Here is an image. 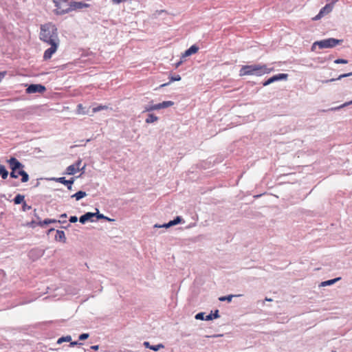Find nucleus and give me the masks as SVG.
<instances>
[{"label": "nucleus", "instance_id": "f257e3e1", "mask_svg": "<svg viewBox=\"0 0 352 352\" xmlns=\"http://www.w3.org/2000/svg\"><path fill=\"white\" fill-rule=\"evenodd\" d=\"M272 71H273V69L267 68L265 65H248L241 67L239 71V75L240 76L252 75L260 76L265 74H269Z\"/></svg>", "mask_w": 352, "mask_h": 352}, {"label": "nucleus", "instance_id": "f03ea898", "mask_svg": "<svg viewBox=\"0 0 352 352\" xmlns=\"http://www.w3.org/2000/svg\"><path fill=\"white\" fill-rule=\"evenodd\" d=\"M40 36L41 40L47 43L59 41L57 30L52 25L42 26Z\"/></svg>", "mask_w": 352, "mask_h": 352}, {"label": "nucleus", "instance_id": "7ed1b4c3", "mask_svg": "<svg viewBox=\"0 0 352 352\" xmlns=\"http://www.w3.org/2000/svg\"><path fill=\"white\" fill-rule=\"evenodd\" d=\"M342 41V40L336 39L333 38H329L320 41H316L315 43H314L311 50L314 51L316 45H318L320 49L331 48L336 46L337 45L341 44Z\"/></svg>", "mask_w": 352, "mask_h": 352}, {"label": "nucleus", "instance_id": "20e7f679", "mask_svg": "<svg viewBox=\"0 0 352 352\" xmlns=\"http://www.w3.org/2000/svg\"><path fill=\"white\" fill-rule=\"evenodd\" d=\"M55 4V13L58 15L65 14L71 12L70 2L66 0H53Z\"/></svg>", "mask_w": 352, "mask_h": 352}, {"label": "nucleus", "instance_id": "39448f33", "mask_svg": "<svg viewBox=\"0 0 352 352\" xmlns=\"http://www.w3.org/2000/svg\"><path fill=\"white\" fill-rule=\"evenodd\" d=\"M8 162L12 169L10 177L12 178H18L20 175L19 170H22V168L23 167V165L15 157H11L8 160Z\"/></svg>", "mask_w": 352, "mask_h": 352}, {"label": "nucleus", "instance_id": "423d86ee", "mask_svg": "<svg viewBox=\"0 0 352 352\" xmlns=\"http://www.w3.org/2000/svg\"><path fill=\"white\" fill-rule=\"evenodd\" d=\"M59 41L49 43L51 47L44 52V60L50 59L52 55L56 52Z\"/></svg>", "mask_w": 352, "mask_h": 352}, {"label": "nucleus", "instance_id": "0eeeda50", "mask_svg": "<svg viewBox=\"0 0 352 352\" xmlns=\"http://www.w3.org/2000/svg\"><path fill=\"white\" fill-rule=\"evenodd\" d=\"M82 160H78L75 164L69 166L67 168V173L68 175H74L77 172H78L80 169H83L85 166L80 168Z\"/></svg>", "mask_w": 352, "mask_h": 352}, {"label": "nucleus", "instance_id": "6e6552de", "mask_svg": "<svg viewBox=\"0 0 352 352\" xmlns=\"http://www.w3.org/2000/svg\"><path fill=\"white\" fill-rule=\"evenodd\" d=\"M45 87L41 85L32 84L30 85L26 89V93L34 94V93H43L45 91Z\"/></svg>", "mask_w": 352, "mask_h": 352}, {"label": "nucleus", "instance_id": "1a4fd4ad", "mask_svg": "<svg viewBox=\"0 0 352 352\" xmlns=\"http://www.w3.org/2000/svg\"><path fill=\"white\" fill-rule=\"evenodd\" d=\"M287 76H288V75L287 74H278L277 75H275V76L270 78L267 80L265 81L263 83V85L267 86L275 81L287 79Z\"/></svg>", "mask_w": 352, "mask_h": 352}, {"label": "nucleus", "instance_id": "9d476101", "mask_svg": "<svg viewBox=\"0 0 352 352\" xmlns=\"http://www.w3.org/2000/svg\"><path fill=\"white\" fill-rule=\"evenodd\" d=\"M89 6V4L82 2H77L74 1L70 2V8L72 11L88 8Z\"/></svg>", "mask_w": 352, "mask_h": 352}, {"label": "nucleus", "instance_id": "9b49d317", "mask_svg": "<svg viewBox=\"0 0 352 352\" xmlns=\"http://www.w3.org/2000/svg\"><path fill=\"white\" fill-rule=\"evenodd\" d=\"M96 214V213H93V212H87L80 217V222L81 223H85L88 221H94L92 218L94 217H95Z\"/></svg>", "mask_w": 352, "mask_h": 352}, {"label": "nucleus", "instance_id": "f8f14e48", "mask_svg": "<svg viewBox=\"0 0 352 352\" xmlns=\"http://www.w3.org/2000/svg\"><path fill=\"white\" fill-rule=\"evenodd\" d=\"M56 181L59 183H61V184L67 186V187L69 190H72V184L74 182V178H72L70 180H67V179H65V177H59V178L56 179Z\"/></svg>", "mask_w": 352, "mask_h": 352}, {"label": "nucleus", "instance_id": "ddd939ff", "mask_svg": "<svg viewBox=\"0 0 352 352\" xmlns=\"http://www.w3.org/2000/svg\"><path fill=\"white\" fill-rule=\"evenodd\" d=\"M173 104H174V102L173 101H164L163 102L156 104H155V109L159 110L161 109H164V108H167L169 107H172Z\"/></svg>", "mask_w": 352, "mask_h": 352}, {"label": "nucleus", "instance_id": "4468645a", "mask_svg": "<svg viewBox=\"0 0 352 352\" xmlns=\"http://www.w3.org/2000/svg\"><path fill=\"white\" fill-rule=\"evenodd\" d=\"M182 221V219L181 217H177L173 221H169L168 223L166 224H164L163 226H157V225H155V227H159V228H162V227H165V228H169L170 226H175V225H177L179 223H180Z\"/></svg>", "mask_w": 352, "mask_h": 352}, {"label": "nucleus", "instance_id": "2eb2a0df", "mask_svg": "<svg viewBox=\"0 0 352 352\" xmlns=\"http://www.w3.org/2000/svg\"><path fill=\"white\" fill-rule=\"evenodd\" d=\"M199 50V47L195 45H192L190 48L185 51L184 56H188L192 54H196Z\"/></svg>", "mask_w": 352, "mask_h": 352}, {"label": "nucleus", "instance_id": "dca6fc26", "mask_svg": "<svg viewBox=\"0 0 352 352\" xmlns=\"http://www.w3.org/2000/svg\"><path fill=\"white\" fill-rule=\"evenodd\" d=\"M55 239L57 241H65L66 238L64 231L57 230L56 234L55 235Z\"/></svg>", "mask_w": 352, "mask_h": 352}, {"label": "nucleus", "instance_id": "f3484780", "mask_svg": "<svg viewBox=\"0 0 352 352\" xmlns=\"http://www.w3.org/2000/svg\"><path fill=\"white\" fill-rule=\"evenodd\" d=\"M333 9V6L331 4H327L324 7H323L320 10V12L322 13L323 15H325L328 13H329Z\"/></svg>", "mask_w": 352, "mask_h": 352}, {"label": "nucleus", "instance_id": "a211bd4d", "mask_svg": "<svg viewBox=\"0 0 352 352\" xmlns=\"http://www.w3.org/2000/svg\"><path fill=\"white\" fill-rule=\"evenodd\" d=\"M352 76V72L341 74L337 78H331V79H329V80H327L325 81H323V82L324 83H327V82H333V81H335L336 80H340V79H342L343 78L348 77V76Z\"/></svg>", "mask_w": 352, "mask_h": 352}, {"label": "nucleus", "instance_id": "6ab92c4d", "mask_svg": "<svg viewBox=\"0 0 352 352\" xmlns=\"http://www.w3.org/2000/svg\"><path fill=\"white\" fill-rule=\"evenodd\" d=\"M181 80V76L179 75V74H177L175 76H170V82H167V83H164V84H162L160 85V87H166L167 85H168L170 82H174V81H179Z\"/></svg>", "mask_w": 352, "mask_h": 352}, {"label": "nucleus", "instance_id": "aec40b11", "mask_svg": "<svg viewBox=\"0 0 352 352\" xmlns=\"http://www.w3.org/2000/svg\"><path fill=\"white\" fill-rule=\"evenodd\" d=\"M76 113L80 115H86L88 114V111H85V107H83L82 104H78L77 105Z\"/></svg>", "mask_w": 352, "mask_h": 352}, {"label": "nucleus", "instance_id": "412c9836", "mask_svg": "<svg viewBox=\"0 0 352 352\" xmlns=\"http://www.w3.org/2000/svg\"><path fill=\"white\" fill-rule=\"evenodd\" d=\"M158 120V118L154 114L150 113L148 115L145 122L147 124L153 123Z\"/></svg>", "mask_w": 352, "mask_h": 352}, {"label": "nucleus", "instance_id": "4be33fe9", "mask_svg": "<svg viewBox=\"0 0 352 352\" xmlns=\"http://www.w3.org/2000/svg\"><path fill=\"white\" fill-rule=\"evenodd\" d=\"M8 172L6 169L5 166L2 164H0V176L5 179L8 177Z\"/></svg>", "mask_w": 352, "mask_h": 352}, {"label": "nucleus", "instance_id": "5701e85b", "mask_svg": "<svg viewBox=\"0 0 352 352\" xmlns=\"http://www.w3.org/2000/svg\"><path fill=\"white\" fill-rule=\"evenodd\" d=\"M86 195L87 194L85 192L80 190L72 195V197L76 198V200H80V199L85 197Z\"/></svg>", "mask_w": 352, "mask_h": 352}, {"label": "nucleus", "instance_id": "b1692460", "mask_svg": "<svg viewBox=\"0 0 352 352\" xmlns=\"http://www.w3.org/2000/svg\"><path fill=\"white\" fill-rule=\"evenodd\" d=\"M20 175L21 176V182H27L29 179V176L28 173L23 170H19Z\"/></svg>", "mask_w": 352, "mask_h": 352}, {"label": "nucleus", "instance_id": "393cba45", "mask_svg": "<svg viewBox=\"0 0 352 352\" xmlns=\"http://www.w3.org/2000/svg\"><path fill=\"white\" fill-rule=\"evenodd\" d=\"M340 279V278H336L334 279L326 280V281L322 282L320 285L321 286L331 285H333V283H335L336 282H337L338 280H339Z\"/></svg>", "mask_w": 352, "mask_h": 352}, {"label": "nucleus", "instance_id": "a878e982", "mask_svg": "<svg viewBox=\"0 0 352 352\" xmlns=\"http://www.w3.org/2000/svg\"><path fill=\"white\" fill-rule=\"evenodd\" d=\"M14 202L15 204H20L24 202V196L20 194L17 195L14 199Z\"/></svg>", "mask_w": 352, "mask_h": 352}, {"label": "nucleus", "instance_id": "bb28decb", "mask_svg": "<svg viewBox=\"0 0 352 352\" xmlns=\"http://www.w3.org/2000/svg\"><path fill=\"white\" fill-rule=\"evenodd\" d=\"M219 317V311L216 310L214 314H210L206 316L205 320H212L213 318H218Z\"/></svg>", "mask_w": 352, "mask_h": 352}, {"label": "nucleus", "instance_id": "cd10ccee", "mask_svg": "<svg viewBox=\"0 0 352 352\" xmlns=\"http://www.w3.org/2000/svg\"><path fill=\"white\" fill-rule=\"evenodd\" d=\"M107 109H108V107L107 105H102V104H100V105H98L96 107L93 108L92 112H93V113H96L98 111H102V110H106Z\"/></svg>", "mask_w": 352, "mask_h": 352}, {"label": "nucleus", "instance_id": "c85d7f7f", "mask_svg": "<svg viewBox=\"0 0 352 352\" xmlns=\"http://www.w3.org/2000/svg\"><path fill=\"white\" fill-rule=\"evenodd\" d=\"M234 296V295H229V296H222V297H220L219 298V300L220 301L227 300L228 302H230ZM237 296H240V295H238Z\"/></svg>", "mask_w": 352, "mask_h": 352}, {"label": "nucleus", "instance_id": "c756f323", "mask_svg": "<svg viewBox=\"0 0 352 352\" xmlns=\"http://www.w3.org/2000/svg\"><path fill=\"white\" fill-rule=\"evenodd\" d=\"M162 348H164V345L162 344H159L157 345H151V346H149L150 349L155 351H157L159 349H162Z\"/></svg>", "mask_w": 352, "mask_h": 352}, {"label": "nucleus", "instance_id": "7c9ffc66", "mask_svg": "<svg viewBox=\"0 0 352 352\" xmlns=\"http://www.w3.org/2000/svg\"><path fill=\"white\" fill-rule=\"evenodd\" d=\"M70 340H71V336L62 337L58 340L57 343L60 344L63 342H69Z\"/></svg>", "mask_w": 352, "mask_h": 352}, {"label": "nucleus", "instance_id": "2f4dec72", "mask_svg": "<svg viewBox=\"0 0 352 352\" xmlns=\"http://www.w3.org/2000/svg\"><path fill=\"white\" fill-rule=\"evenodd\" d=\"M154 110H156L155 104L148 105V106L145 107V108H144V111H146V112H150V111H152Z\"/></svg>", "mask_w": 352, "mask_h": 352}, {"label": "nucleus", "instance_id": "473e14b6", "mask_svg": "<svg viewBox=\"0 0 352 352\" xmlns=\"http://www.w3.org/2000/svg\"><path fill=\"white\" fill-rule=\"evenodd\" d=\"M96 216L97 217V218H98V219H106V220H107V221H112V219H109V218H108V217H107L104 216L102 214H99L98 212H97V213H96Z\"/></svg>", "mask_w": 352, "mask_h": 352}, {"label": "nucleus", "instance_id": "72a5a7b5", "mask_svg": "<svg viewBox=\"0 0 352 352\" xmlns=\"http://www.w3.org/2000/svg\"><path fill=\"white\" fill-rule=\"evenodd\" d=\"M334 63L336 64H346L348 63V60L345 59L338 58L334 60Z\"/></svg>", "mask_w": 352, "mask_h": 352}, {"label": "nucleus", "instance_id": "f704fd0d", "mask_svg": "<svg viewBox=\"0 0 352 352\" xmlns=\"http://www.w3.org/2000/svg\"><path fill=\"white\" fill-rule=\"evenodd\" d=\"M195 318L197 320H205L206 317H204V313H199L195 316Z\"/></svg>", "mask_w": 352, "mask_h": 352}, {"label": "nucleus", "instance_id": "c9c22d12", "mask_svg": "<svg viewBox=\"0 0 352 352\" xmlns=\"http://www.w3.org/2000/svg\"><path fill=\"white\" fill-rule=\"evenodd\" d=\"M56 222H57V221L56 219H47L43 221V223L46 224V225L50 224V223H56Z\"/></svg>", "mask_w": 352, "mask_h": 352}, {"label": "nucleus", "instance_id": "e433bc0d", "mask_svg": "<svg viewBox=\"0 0 352 352\" xmlns=\"http://www.w3.org/2000/svg\"><path fill=\"white\" fill-rule=\"evenodd\" d=\"M88 338H89V334L88 333H82V334H81L79 336V340H86Z\"/></svg>", "mask_w": 352, "mask_h": 352}, {"label": "nucleus", "instance_id": "4c0bfd02", "mask_svg": "<svg viewBox=\"0 0 352 352\" xmlns=\"http://www.w3.org/2000/svg\"><path fill=\"white\" fill-rule=\"evenodd\" d=\"M324 15L319 12V13L316 16H315L312 19L314 21H317V20L320 19Z\"/></svg>", "mask_w": 352, "mask_h": 352}, {"label": "nucleus", "instance_id": "58836bf2", "mask_svg": "<svg viewBox=\"0 0 352 352\" xmlns=\"http://www.w3.org/2000/svg\"><path fill=\"white\" fill-rule=\"evenodd\" d=\"M30 209H31V206H28L26 204V203L24 201L23 204V210L24 211H25V210H30Z\"/></svg>", "mask_w": 352, "mask_h": 352}, {"label": "nucleus", "instance_id": "ea45409f", "mask_svg": "<svg viewBox=\"0 0 352 352\" xmlns=\"http://www.w3.org/2000/svg\"><path fill=\"white\" fill-rule=\"evenodd\" d=\"M6 72H0V82H1L2 79L6 76Z\"/></svg>", "mask_w": 352, "mask_h": 352}, {"label": "nucleus", "instance_id": "a19ab883", "mask_svg": "<svg viewBox=\"0 0 352 352\" xmlns=\"http://www.w3.org/2000/svg\"><path fill=\"white\" fill-rule=\"evenodd\" d=\"M77 220H78L77 217L76 216H74V217H70L69 221L72 223H75L77 221Z\"/></svg>", "mask_w": 352, "mask_h": 352}, {"label": "nucleus", "instance_id": "79ce46f5", "mask_svg": "<svg viewBox=\"0 0 352 352\" xmlns=\"http://www.w3.org/2000/svg\"><path fill=\"white\" fill-rule=\"evenodd\" d=\"M352 104V100H351V101H350V102H346V103L343 104L342 105H341L340 107H338V109L342 108V107H346V106L349 105V104Z\"/></svg>", "mask_w": 352, "mask_h": 352}, {"label": "nucleus", "instance_id": "37998d69", "mask_svg": "<svg viewBox=\"0 0 352 352\" xmlns=\"http://www.w3.org/2000/svg\"><path fill=\"white\" fill-rule=\"evenodd\" d=\"M126 0H112V1L114 3H120L123 1H126Z\"/></svg>", "mask_w": 352, "mask_h": 352}, {"label": "nucleus", "instance_id": "c03bdc74", "mask_svg": "<svg viewBox=\"0 0 352 352\" xmlns=\"http://www.w3.org/2000/svg\"><path fill=\"white\" fill-rule=\"evenodd\" d=\"M98 348H99L98 345H94V346H91V349H94V350H98Z\"/></svg>", "mask_w": 352, "mask_h": 352}, {"label": "nucleus", "instance_id": "a18cd8bd", "mask_svg": "<svg viewBox=\"0 0 352 352\" xmlns=\"http://www.w3.org/2000/svg\"><path fill=\"white\" fill-rule=\"evenodd\" d=\"M144 346L146 347V348H149V346H151V345H150L149 342H145L144 343Z\"/></svg>", "mask_w": 352, "mask_h": 352}, {"label": "nucleus", "instance_id": "49530a36", "mask_svg": "<svg viewBox=\"0 0 352 352\" xmlns=\"http://www.w3.org/2000/svg\"><path fill=\"white\" fill-rule=\"evenodd\" d=\"M67 217V214H63L60 215V218H66Z\"/></svg>", "mask_w": 352, "mask_h": 352}, {"label": "nucleus", "instance_id": "de8ad7c7", "mask_svg": "<svg viewBox=\"0 0 352 352\" xmlns=\"http://www.w3.org/2000/svg\"><path fill=\"white\" fill-rule=\"evenodd\" d=\"M77 344H78L77 342H71V345H76Z\"/></svg>", "mask_w": 352, "mask_h": 352}, {"label": "nucleus", "instance_id": "09e8293b", "mask_svg": "<svg viewBox=\"0 0 352 352\" xmlns=\"http://www.w3.org/2000/svg\"><path fill=\"white\" fill-rule=\"evenodd\" d=\"M265 300H267V301H272V300L271 298H265Z\"/></svg>", "mask_w": 352, "mask_h": 352}]
</instances>
